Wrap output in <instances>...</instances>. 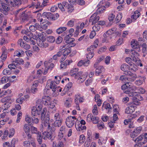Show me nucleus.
Masks as SVG:
<instances>
[{
    "instance_id": "1",
    "label": "nucleus",
    "mask_w": 147,
    "mask_h": 147,
    "mask_svg": "<svg viewBox=\"0 0 147 147\" xmlns=\"http://www.w3.org/2000/svg\"><path fill=\"white\" fill-rule=\"evenodd\" d=\"M40 100H37L35 106H33L31 108V114L32 116H37L41 115V119L43 120L47 111L46 108L42 109V106Z\"/></svg>"
},
{
    "instance_id": "2",
    "label": "nucleus",
    "mask_w": 147,
    "mask_h": 147,
    "mask_svg": "<svg viewBox=\"0 0 147 147\" xmlns=\"http://www.w3.org/2000/svg\"><path fill=\"white\" fill-rule=\"evenodd\" d=\"M128 89L125 92L126 94H128L129 96H132L136 95V92H131V90L135 91L137 89L136 87L134 85L130 82H129Z\"/></svg>"
},
{
    "instance_id": "3",
    "label": "nucleus",
    "mask_w": 147,
    "mask_h": 147,
    "mask_svg": "<svg viewBox=\"0 0 147 147\" xmlns=\"http://www.w3.org/2000/svg\"><path fill=\"white\" fill-rule=\"evenodd\" d=\"M22 32L25 33L28 36L30 37H31L36 40H38L39 38H41L40 34L37 32L32 33L30 31H27L25 30H22Z\"/></svg>"
},
{
    "instance_id": "4",
    "label": "nucleus",
    "mask_w": 147,
    "mask_h": 147,
    "mask_svg": "<svg viewBox=\"0 0 147 147\" xmlns=\"http://www.w3.org/2000/svg\"><path fill=\"white\" fill-rule=\"evenodd\" d=\"M130 53L131 57L132 60L136 62L138 64H142L141 63V61L139 58L140 55L138 52L134 50H131Z\"/></svg>"
},
{
    "instance_id": "5",
    "label": "nucleus",
    "mask_w": 147,
    "mask_h": 147,
    "mask_svg": "<svg viewBox=\"0 0 147 147\" xmlns=\"http://www.w3.org/2000/svg\"><path fill=\"white\" fill-rule=\"evenodd\" d=\"M77 119L75 116H69L66 119L65 123L67 126L69 128L72 127L76 122Z\"/></svg>"
},
{
    "instance_id": "6",
    "label": "nucleus",
    "mask_w": 147,
    "mask_h": 147,
    "mask_svg": "<svg viewBox=\"0 0 147 147\" xmlns=\"http://www.w3.org/2000/svg\"><path fill=\"white\" fill-rule=\"evenodd\" d=\"M137 65H121V70L125 72V74L127 72L129 71L128 70H132L136 71L137 69Z\"/></svg>"
},
{
    "instance_id": "7",
    "label": "nucleus",
    "mask_w": 147,
    "mask_h": 147,
    "mask_svg": "<svg viewBox=\"0 0 147 147\" xmlns=\"http://www.w3.org/2000/svg\"><path fill=\"white\" fill-rule=\"evenodd\" d=\"M60 49L63 52H61L63 53V55L65 57V58L71 51V48L70 46H69L67 45H64L63 46H61L60 47Z\"/></svg>"
},
{
    "instance_id": "8",
    "label": "nucleus",
    "mask_w": 147,
    "mask_h": 147,
    "mask_svg": "<svg viewBox=\"0 0 147 147\" xmlns=\"http://www.w3.org/2000/svg\"><path fill=\"white\" fill-rule=\"evenodd\" d=\"M99 118L97 116H93L91 114H88L87 117V121L88 122H92L94 124L98 123Z\"/></svg>"
},
{
    "instance_id": "9",
    "label": "nucleus",
    "mask_w": 147,
    "mask_h": 147,
    "mask_svg": "<svg viewBox=\"0 0 147 147\" xmlns=\"http://www.w3.org/2000/svg\"><path fill=\"white\" fill-rule=\"evenodd\" d=\"M82 73L81 72H79L77 75H76L75 76V78L78 79V82L80 83H82L85 80L87 76V75L85 76L83 74L82 75Z\"/></svg>"
},
{
    "instance_id": "10",
    "label": "nucleus",
    "mask_w": 147,
    "mask_h": 147,
    "mask_svg": "<svg viewBox=\"0 0 147 147\" xmlns=\"http://www.w3.org/2000/svg\"><path fill=\"white\" fill-rule=\"evenodd\" d=\"M4 1L0 0V7H2V9L1 12L4 14L6 15L8 14L7 12L9 8L6 4H4Z\"/></svg>"
},
{
    "instance_id": "11",
    "label": "nucleus",
    "mask_w": 147,
    "mask_h": 147,
    "mask_svg": "<svg viewBox=\"0 0 147 147\" xmlns=\"http://www.w3.org/2000/svg\"><path fill=\"white\" fill-rule=\"evenodd\" d=\"M94 67L96 68L95 75L98 76L105 71V69L102 66L100 65H94Z\"/></svg>"
},
{
    "instance_id": "12",
    "label": "nucleus",
    "mask_w": 147,
    "mask_h": 147,
    "mask_svg": "<svg viewBox=\"0 0 147 147\" xmlns=\"http://www.w3.org/2000/svg\"><path fill=\"white\" fill-rule=\"evenodd\" d=\"M42 40H41L40 38L37 40V43L38 45L40 47H46L48 46V45L47 43L45 41V38L44 37H42Z\"/></svg>"
},
{
    "instance_id": "13",
    "label": "nucleus",
    "mask_w": 147,
    "mask_h": 147,
    "mask_svg": "<svg viewBox=\"0 0 147 147\" xmlns=\"http://www.w3.org/2000/svg\"><path fill=\"white\" fill-rule=\"evenodd\" d=\"M65 40L66 43L67 44L65 45H67L70 47H73L76 45L75 43L73 42L74 41V38H69L67 36H66L65 39Z\"/></svg>"
},
{
    "instance_id": "14",
    "label": "nucleus",
    "mask_w": 147,
    "mask_h": 147,
    "mask_svg": "<svg viewBox=\"0 0 147 147\" xmlns=\"http://www.w3.org/2000/svg\"><path fill=\"white\" fill-rule=\"evenodd\" d=\"M48 89L50 88L52 89V91L54 92L55 91V87L56 85L55 84L54 82H53L50 80H48L47 82V86Z\"/></svg>"
},
{
    "instance_id": "15",
    "label": "nucleus",
    "mask_w": 147,
    "mask_h": 147,
    "mask_svg": "<svg viewBox=\"0 0 147 147\" xmlns=\"http://www.w3.org/2000/svg\"><path fill=\"white\" fill-rule=\"evenodd\" d=\"M38 100H40L42 102V105L43 104L46 106L48 105L50 103V101L51 100V98L48 96H45L43 97L42 99H39Z\"/></svg>"
},
{
    "instance_id": "16",
    "label": "nucleus",
    "mask_w": 147,
    "mask_h": 147,
    "mask_svg": "<svg viewBox=\"0 0 147 147\" xmlns=\"http://www.w3.org/2000/svg\"><path fill=\"white\" fill-rule=\"evenodd\" d=\"M75 127L77 130L79 131H83L86 129V127L84 125H82L80 121H77L75 123Z\"/></svg>"
},
{
    "instance_id": "17",
    "label": "nucleus",
    "mask_w": 147,
    "mask_h": 147,
    "mask_svg": "<svg viewBox=\"0 0 147 147\" xmlns=\"http://www.w3.org/2000/svg\"><path fill=\"white\" fill-rule=\"evenodd\" d=\"M84 100V97H81L80 94L78 93L75 95L74 101L75 104L78 103V102H82Z\"/></svg>"
},
{
    "instance_id": "18",
    "label": "nucleus",
    "mask_w": 147,
    "mask_h": 147,
    "mask_svg": "<svg viewBox=\"0 0 147 147\" xmlns=\"http://www.w3.org/2000/svg\"><path fill=\"white\" fill-rule=\"evenodd\" d=\"M99 16L96 13H94L90 17V21L92 22V24H95L99 19Z\"/></svg>"
},
{
    "instance_id": "19",
    "label": "nucleus",
    "mask_w": 147,
    "mask_h": 147,
    "mask_svg": "<svg viewBox=\"0 0 147 147\" xmlns=\"http://www.w3.org/2000/svg\"><path fill=\"white\" fill-rule=\"evenodd\" d=\"M94 49L93 46H90L87 49V51L88 53L86 56L87 58L90 59L93 57L94 55V53L93 52Z\"/></svg>"
},
{
    "instance_id": "20",
    "label": "nucleus",
    "mask_w": 147,
    "mask_h": 147,
    "mask_svg": "<svg viewBox=\"0 0 147 147\" xmlns=\"http://www.w3.org/2000/svg\"><path fill=\"white\" fill-rule=\"evenodd\" d=\"M112 31L111 29H109L104 34L103 36L105 39H103V42H107L109 39L111 38L110 36L112 34Z\"/></svg>"
},
{
    "instance_id": "21",
    "label": "nucleus",
    "mask_w": 147,
    "mask_h": 147,
    "mask_svg": "<svg viewBox=\"0 0 147 147\" xmlns=\"http://www.w3.org/2000/svg\"><path fill=\"white\" fill-rule=\"evenodd\" d=\"M38 83L37 82H34L30 89V91L32 93L35 94L38 91L37 87L38 86Z\"/></svg>"
},
{
    "instance_id": "22",
    "label": "nucleus",
    "mask_w": 147,
    "mask_h": 147,
    "mask_svg": "<svg viewBox=\"0 0 147 147\" xmlns=\"http://www.w3.org/2000/svg\"><path fill=\"white\" fill-rule=\"evenodd\" d=\"M125 75L130 76V78H127L128 80L134 81L137 78L136 75L135 74H133L130 71H128L126 72L125 73Z\"/></svg>"
},
{
    "instance_id": "23",
    "label": "nucleus",
    "mask_w": 147,
    "mask_h": 147,
    "mask_svg": "<svg viewBox=\"0 0 147 147\" xmlns=\"http://www.w3.org/2000/svg\"><path fill=\"white\" fill-rule=\"evenodd\" d=\"M24 53V52L22 50L18 49L15 51L14 55L12 56L13 57V58L16 56L18 57H22L23 56Z\"/></svg>"
},
{
    "instance_id": "24",
    "label": "nucleus",
    "mask_w": 147,
    "mask_h": 147,
    "mask_svg": "<svg viewBox=\"0 0 147 147\" xmlns=\"http://www.w3.org/2000/svg\"><path fill=\"white\" fill-rule=\"evenodd\" d=\"M49 119L50 118L49 117H46L42 125L43 126L47 128L48 131H49V130L50 129V126L49 123Z\"/></svg>"
},
{
    "instance_id": "25",
    "label": "nucleus",
    "mask_w": 147,
    "mask_h": 147,
    "mask_svg": "<svg viewBox=\"0 0 147 147\" xmlns=\"http://www.w3.org/2000/svg\"><path fill=\"white\" fill-rule=\"evenodd\" d=\"M140 13L138 11H135L133 14L131 16V18L133 21H135L140 16Z\"/></svg>"
},
{
    "instance_id": "26",
    "label": "nucleus",
    "mask_w": 147,
    "mask_h": 147,
    "mask_svg": "<svg viewBox=\"0 0 147 147\" xmlns=\"http://www.w3.org/2000/svg\"><path fill=\"white\" fill-rule=\"evenodd\" d=\"M11 61L14 64L17 63L20 64L24 63V61L22 59L17 58L14 59V58H13V57L11 56Z\"/></svg>"
},
{
    "instance_id": "27",
    "label": "nucleus",
    "mask_w": 147,
    "mask_h": 147,
    "mask_svg": "<svg viewBox=\"0 0 147 147\" xmlns=\"http://www.w3.org/2000/svg\"><path fill=\"white\" fill-rule=\"evenodd\" d=\"M98 5L100 7H104L106 8L110 5V3L109 2L106 1L105 0H102L100 2Z\"/></svg>"
},
{
    "instance_id": "28",
    "label": "nucleus",
    "mask_w": 147,
    "mask_h": 147,
    "mask_svg": "<svg viewBox=\"0 0 147 147\" xmlns=\"http://www.w3.org/2000/svg\"><path fill=\"white\" fill-rule=\"evenodd\" d=\"M49 132L45 131L43 133V137L45 139L47 138L48 139H51V133L52 131L49 130Z\"/></svg>"
},
{
    "instance_id": "29",
    "label": "nucleus",
    "mask_w": 147,
    "mask_h": 147,
    "mask_svg": "<svg viewBox=\"0 0 147 147\" xmlns=\"http://www.w3.org/2000/svg\"><path fill=\"white\" fill-rule=\"evenodd\" d=\"M134 110V106L131 105L126 108L125 110V112L126 113L128 114L133 112Z\"/></svg>"
},
{
    "instance_id": "30",
    "label": "nucleus",
    "mask_w": 147,
    "mask_h": 147,
    "mask_svg": "<svg viewBox=\"0 0 147 147\" xmlns=\"http://www.w3.org/2000/svg\"><path fill=\"white\" fill-rule=\"evenodd\" d=\"M40 25L38 24H36L34 25H31L29 26V29L32 32H34L36 29H38L39 30H40L41 29L40 27Z\"/></svg>"
},
{
    "instance_id": "31",
    "label": "nucleus",
    "mask_w": 147,
    "mask_h": 147,
    "mask_svg": "<svg viewBox=\"0 0 147 147\" xmlns=\"http://www.w3.org/2000/svg\"><path fill=\"white\" fill-rule=\"evenodd\" d=\"M72 102V98H68L64 102V105L67 107H69L71 106Z\"/></svg>"
},
{
    "instance_id": "32",
    "label": "nucleus",
    "mask_w": 147,
    "mask_h": 147,
    "mask_svg": "<svg viewBox=\"0 0 147 147\" xmlns=\"http://www.w3.org/2000/svg\"><path fill=\"white\" fill-rule=\"evenodd\" d=\"M52 117L55 121L62 119L60 114L58 113L53 114Z\"/></svg>"
},
{
    "instance_id": "33",
    "label": "nucleus",
    "mask_w": 147,
    "mask_h": 147,
    "mask_svg": "<svg viewBox=\"0 0 147 147\" xmlns=\"http://www.w3.org/2000/svg\"><path fill=\"white\" fill-rule=\"evenodd\" d=\"M68 3L66 2H64L62 3V4L59 3L58 4V6L59 8L61 9L62 11H65L64 7L65 6L67 5Z\"/></svg>"
},
{
    "instance_id": "34",
    "label": "nucleus",
    "mask_w": 147,
    "mask_h": 147,
    "mask_svg": "<svg viewBox=\"0 0 147 147\" xmlns=\"http://www.w3.org/2000/svg\"><path fill=\"white\" fill-rule=\"evenodd\" d=\"M112 30V34H115L116 36H120L121 35V33L120 31H118L116 28H114L111 29Z\"/></svg>"
},
{
    "instance_id": "35",
    "label": "nucleus",
    "mask_w": 147,
    "mask_h": 147,
    "mask_svg": "<svg viewBox=\"0 0 147 147\" xmlns=\"http://www.w3.org/2000/svg\"><path fill=\"white\" fill-rule=\"evenodd\" d=\"M67 29L65 27H60L58 28L56 30V32L58 34H60L66 31Z\"/></svg>"
},
{
    "instance_id": "36",
    "label": "nucleus",
    "mask_w": 147,
    "mask_h": 147,
    "mask_svg": "<svg viewBox=\"0 0 147 147\" xmlns=\"http://www.w3.org/2000/svg\"><path fill=\"white\" fill-rule=\"evenodd\" d=\"M9 77L7 76H5L1 78L0 81V84H3L7 82L9 80Z\"/></svg>"
},
{
    "instance_id": "37",
    "label": "nucleus",
    "mask_w": 147,
    "mask_h": 147,
    "mask_svg": "<svg viewBox=\"0 0 147 147\" xmlns=\"http://www.w3.org/2000/svg\"><path fill=\"white\" fill-rule=\"evenodd\" d=\"M95 24L92 27V30L95 32H98L100 29L101 26L98 23Z\"/></svg>"
},
{
    "instance_id": "38",
    "label": "nucleus",
    "mask_w": 147,
    "mask_h": 147,
    "mask_svg": "<svg viewBox=\"0 0 147 147\" xmlns=\"http://www.w3.org/2000/svg\"><path fill=\"white\" fill-rule=\"evenodd\" d=\"M23 129L25 133L30 132V128L28 125L27 124H25L24 125Z\"/></svg>"
},
{
    "instance_id": "39",
    "label": "nucleus",
    "mask_w": 147,
    "mask_h": 147,
    "mask_svg": "<svg viewBox=\"0 0 147 147\" xmlns=\"http://www.w3.org/2000/svg\"><path fill=\"white\" fill-rule=\"evenodd\" d=\"M62 119L55 121L54 126L56 127H59L61 125Z\"/></svg>"
},
{
    "instance_id": "40",
    "label": "nucleus",
    "mask_w": 147,
    "mask_h": 147,
    "mask_svg": "<svg viewBox=\"0 0 147 147\" xmlns=\"http://www.w3.org/2000/svg\"><path fill=\"white\" fill-rule=\"evenodd\" d=\"M143 135L142 134L139 136L138 137L134 140V138L132 139V140L135 142H138L143 140Z\"/></svg>"
},
{
    "instance_id": "41",
    "label": "nucleus",
    "mask_w": 147,
    "mask_h": 147,
    "mask_svg": "<svg viewBox=\"0 0 147 147\" xmlns=\"http://www.w3.org/2000/svg\"><path fill=\"white\" fill-rule=\"evenodd\" d=\"M131 121L130 120H129V119H125L124 121V123L125 125H127L129 123V122H130V123H131L132 124L131 125V124H129V128H133L134 127V126L132 124V123H131Z\"/></svg>"
},
{
    "instance_id": "42",
    "label": "nucleus",
    "mask_w": 147,
    "mask_h": 147,
    "mask_svg": "<svg viewBox=\"0 0 147 147\" xmlns=\"http://www.w3.org/2000/svg\"><path fill=\"white\" fill-rule=\"evenodd\" d=\"M106 140H105L102 138L100 137L98 139V142L99 145H102L105 144L106 143Z\"/></svg>"
},
{
    "instance_id": "43",
    "label": "nucleus",
    "mask_w": 147,
    "mask_h": 147,
    "mask_svg": "<svg viewBox=\"0 0 147 147\" xmlns=\"http://www.w3.org/2000/svg\"><path fill=\"white\" fill-rule=\"evenodd\" d=\"M90 61L88 60L83 59L80 60L78 63V64H89Z\"/></svg>"
},
{
    "instance_id": "44",
    "label": "nucleus",
    "mask_w": 147,
    "mask_h": 147,
    "mask_svg": "<svg viewBox=\"0 0 147 147\" xmlns=\"http://www.w3.org/2000/svg\"><path fill=\"white\" fill-rule=\"evenodd\" d=\"M50 103L49 105H48L51 108H53L55 106V104H56L57 101L55 100H54L53 101H51V100L50 101Z\"/></svg>"
},
{
    "instance_id": "45",
    "label": "nucleus",
    "mask_w": 147,
    "mask_h": 147,
    "mask_svg": "<svg viewBox=\"0 0 147 147\" xmlns=\"http://www.w3.org/2000/svg\"><path fill=\"white\" fill-rule=\"evenodd\" d=\"M137 115L136 114H130L127 116V118L129 119L131 121L136 118Z\"/></svg>"
},
{
    "instance_id": "46",
    "label": "nucleus",
    "mask_w": 147,
    "mask_h": 147,
    "mask_svg": "<svg viewBox=\"0 0 147 147\" xmlns=\"http://www.w3.org/2000/svg\"><path fill=\"white\" fill-rule=\"evenodd\" d=\"M139 45V43L136 40L133 39L132 40L131 42V47H134Z\"/></svg>"
},
{
    "instance_id": "47",
    "label": "nucleus",
    "mask_w": 147,
    "mask_h": 147,
    "mask_svg": "<svg viewBox=\"0 0 147 147\" xmlns=\"http://www.w3.org/2000/svg\"><path fill=\"white\" fill-rule=\"evenodd\" d=\"M30 129L32 133V134H36L37 135L38 134V133L40 132L38 131L36 128L34 126H31Z\"/></svg>"
},
{
    "instance_id": "48",
    "label": "nucleus",
    "mask_w": 147,
    "mask_h": 147,
    "mask_svg": "<svg viewBox=\"0 0 147 147\" xmlns=\"http://www.w3.org/2000/svg\"><path fill=\"white\" fill-rule=\"evenodd\" d=\"M143 135V140L142 142V144H145L147 142V133H145L142 134Z\"/></svg>"
},
{
    "instance_id": "49",
    "label": "nucleus",
    "mask_w": 147,
    "mask_h": 147,
    "mask_svg": "<svg viewBox=\"0 0 147 147\" xmlns=\"http://www.w3.org/2000/svg\"><path fill=\"white\" fill-rule=\"evenodd\" d=\"M115 16L114 14L112 13L109 14L108 16V19L109 21H113L115 18Z\"/></svg>"
},
{
    "instance_id": "50",
    "label": "nucleus",
    "mask_w": 147,
    "mask_h": 147,
    "mask_svg": "<svg viewBox=\"0 0 147 147\" xmlns=\"http://www.w3.org/2000/svg\"><path fill=\"white\" fill-rule=\"evenodd\" d=\"M92 113L94 115H97L98 114V111L97 109V107L96 105H94L93 106Z\"/></svg>"
},
{
    "instance_id": "51",
    "label": "nucleus",
    "mask_w": 147,
    "mask_h": 147,
    "mask_svg": "<svg viewBox=\"0 0 147 147\" xmlns=\"http://www.w3.org/2000/svg\"><path fill=\"white\" fill-rule=\"evenodd\" d=\"M105 8L104 7H100L98 6V7L97 10V12L98 13H103L105 10Z\"/></svg>"
},
{
    "instance_id": "52",
    "label": "nucleus",
    "mask_w": 147,
    "mask_h": 147,
    "mask_svg": "<svg viewBox=\"0 0 147 147\" xmlns=\"http://www.w3.org/2000/svg\"><path fill=\"white\" fill-rule=\"evenodd\" d=\"M11 100L10 97L9 96L5 97V98H3L2 100V101L3 102H6V103L4 104V105H6V104Z\"/></svg>"
},
{
    "instance_id": "53",
    "label": "nucleus",
    "mask_w": 147,
    "mask_h": 147,
    "mask_svg": "<svg viewBox=\"0 0 147 147\" xmlns=\"http://www.w3.org/2000/svg\"><path fill=\"white\" fill-rule=\"evenodd\" d=\"M59 17V15L57 13L54 14L51 13L50 18H51L53 20H55L57 19Z\"/></svg>"
},
{
    "instance_id": "54",
    "label": "nucleus",
    "mask_w": 147,
    "mask_h": 147,
    "mask_svg": "<svg viewBox=\"0 0 147 147\" xmlns=\"http://www.w3.org/2000/svg\"><path fill=\"white\" fill-rule=\"evenodd\" d=\"M25 121L26 122L28 123L30 125L32 124V119L30 117H29L28 116H26L25 117Z\"/></svg>"
},
{
    "instance_id": "55",
    "label": "nucleus",
    "mask_w": 147,
    "mask_h": 147,
    "mask_svg": "<svg viewBox=\"0 0 147 147\" xmlns=\"http://www.w3.org/2000/svg\"><path fill=\"white\" fill-rule=\"evenodd\" d=\"M38 134L37 135V140L39 142V144H40L42 142V138L41 136V133L40 132L38 133Z\"/></svg>"
},
{
    "instance_id": "56",
    "label": "nucleus",
    "mask_w": 147,
    "mask_h": 147,
    "mask_svg": "<svg viewBox=\"0 0 147 147\" xmlns=\"http://www.w3.org/2000/svg\"><path fill=\"white\" fill-rule=\"evenodd\" d=\"M74 19H72L69 21L67 23V25L69 27H72L74 25Z\"/></svg>"
},
{
    "instance_id": "57",
    "label": "nucleus",
    "mask_w": 147,
    "mask_h": 147,
    "mask_svg": "<svg viewBox=\"0 0 147 147\" xmlns=\"http://www.w3.org/2000/svg\"><path fill=\"white\" fill-rule=\"evenodd\" d=\"M62 54V53L59 51L58 52L57 54L55 55L53 57V59L56 60L57 59L58 57H60Z\"/></svg>"
},
{
    "instance_id": "58",
    "label": "nucleus",
    "mask_w": 147,
    "mask_h": 147,
    "mask_svg": "<svg viewBox=\"0 0 147 147\" xmlns=\"http://www.w3.org/2000/svg\"><path fill=\"white\" fill-rule=\"evenodd\" d=\"M107 47L105 46H104L102 47H101L99 49L98 51V53L99 54H101L102 53L105 51Z\"/></svg>"
},
{
    "instance_id": "59",
    "label": "nucleus",
    "mask_w": 147,
    "mask_h": 147,
    "mask_svg": "<svg viewBox=\"0 0 147 147\" xmlns=\"http://www.w3.org/2000/svg\"><path fill=\"white\" fill-rule=\"evenodd\" d=\"M105 57V56L103 55H101L98 58L96 61V63H98L102 61Z\"/></svg>"
},
{
    "instance_id": "60",
    "label": "nucleus",
    "mask_w": 147,
    "mask_h": 147,
    "mask_svg": "<svg viewBox=\"0 0 147 147\" xmlns=\"http://www.w3.org/2000/svg\"><path fill=\"white\" fill-rule=\"evenodd\" d=\"M15 130L13 128H11L10 129L9 135V137L11 138L12 137L14 134Z\"/></svg>"
},
{
    "instance_id": "61",
    "label": "nucleus",
    "mask_w": 147,
    "mask_h": 147,
    "mask_svg": "<svg viewBox=\"0 0 147 147\" xmlns=\"http://www.w3.org/2000/svg\"><path fill=\"white\" fill-rule=\"evenodd\" d=\"M37 19L40 22V24H41V22L43 21L42 18V17L41 14L40 13H38L37 16Z\"/></svg>"
},
{
    "instance_id": "62",
    "label": "nucleus",
    "mask_w": 147,
    "mask_h": 147,
    "mask_svg": "<svg viewBox=\"0 0 147 147\" xmlns=\"http://www.w3.org/2000/svg\"><path fill=\"white\" fill-rule=\"evenodd\" d=\"M132 48L131 50H134L137 52H140V46L139 44L137 45L135 47H132Z\"/></svg>"
},
{
    "instance_id": "63",
    "label": "nucleus",
    "mask_w": 147,
    "mask_h": 147,
    "mask_svg": "<svg viewBox=\"0 0 147 147\" xmlns=\"http://www.w3.org/2000/svg\"><path fill=\"white\" fill-rule=\"evenodd\" d=\"M51 13L48 12H45L42 14V16L44 18H47L48 19L50 18Z\"/></svg>"
},
{
    "instance_id": "64",
    "label": "nucleus",
    "mask_w": 147,
    "mask_h": 147,
    "mask_svg": "<svg viewBox=\"0 0 147 147\" xmlns=\"http://www.w3.org/2000/svg\"><path fill=\"white\" fill-rule=\"evenodd\" d=\"M85 136L83 135H81L80 136L79 142L80 144H82L85 140Z\"/></svg>"
}]
</instances>
